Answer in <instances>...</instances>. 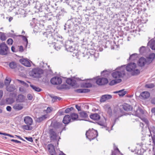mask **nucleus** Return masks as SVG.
<instances>
[{
    "mask_svg": "<svg viewBox=\"0 0 155 155\" xmlns=\"http://www.w3.org/2000/svg\"><path fill=\"white\" fill-rule=\"evenodd\" d=\"M86 137L90 141L95 139L98 136L97 130L93 129H89L86 133Z\"/></svg>",
    "mask_w": 155,
    "mask_h": 155,
    "instance_id": "1",
    "label": "nucleus"
},
{
    "mask_svg": "<svg viewBox=\"0 0 155 155\" xmlns=\"http://www.w3.org/2000/svg\"><path fill=\"white\" fill-rule=\"evenodd\" d=\"M136 67V64L134 63H131L128 64L126 67V69L128 71H132L133 75L138 74L140 73V71L137 69H135Z\"/></svg>",
    "mask_w": 155,
    "mask_h": 155,
    "instance_id": "2",
    "label": "nucleus"
},
{
    "mask_svg": "<svg viewBox=\"0 0 155 155\" xmlns=\"http://www.w3.org/2000/svg\"><path fill=\"white\" fill-rule=\"evenodd\" d=\"M42 73V70L38 68H35L29 72V75L33 78H39Z\"/></svg>",
    "mask_w": 155,
    "mask_h": 155,
    "instance_id": "3",
    "label": "nucleus"
},
{
    "mask_svg": "<svg viewBox=\"0 0 155 155\" xmlns=\"http://www.w3.org/2000/svg\"><path fill=\"white\" fill-rule=\"evenodd\" d=\"M124 75V72L123 71H115L112 74V77L114 78H122Z\"/></svg>",
    "mask_w": 155,
    "mask_h": 155,
    "instance_id": "4",
    "label": "nucleus"
},
{
    "mask_svg": "<svg viewBox=\"0 0 155 155\" xmlns=\"http://www.w3.org/2000/svg\"><path fill=\"white\" fill-rule=\"evenodd\" d=\"M108 82V80L105 78H98L96 79V83L100 85H104Z\"/></svg>",
    "mask_w": 155,
    "mask_h": 155,
    "instance_id": "5",
    "label": "nucleus"
},
{
    "mask_svg": "<svg viewBox=\"0 0 155 155\" xmlns=\"http://www.w3.org/2000/svg\"><path fill=\"white\" fill-rule=\"evenodd\" d=\"M51 83L54 85H58L61 83L62 81L61 78L58 77H55L52 78L51 80Z\"/></svg>",
    "mask_w": 155,
    "mask_h": 155,
    "instance_id": "6",
    "label": "nucleus"
},
{
    "mask_svg": "<svg viewBox=\"0 0 155 155\" xmlns=\"http://www.w3.org/2000/svg\"><path fill=\"white\" fill-rule=\"evenodd\" d=\"M0 54L4 55L6 54V52L8 50V47L5 43H3L0 45Z\"/></svg>",
    "mask_w": 155,
    "mask_h": 155,
    "instance_id": "7",
    "label": "nucleus"
},
{
    "mask_svg": "<svg viewBox=\"0 0 155 155\" xmlns=\"http://www.w3.org/2000/svg\"><path fill=\"white\" fill-rule=\"evenodd\" d=\"M48 151L51 155H56V153L54 146L52 144H48L47 146Z\"/></svg>",
    "mask_w": 155,
    "mask_h": 155,
    "instance_id": "8",
    "label": "nucleus"
},
{
    "mask_svg": "<svg viewBox=\"0 0 155 155\" xmlns=\"http://www.w3.org/2000/svg\"><path fill=\"white\" fill-rule=\"evenodd\" d=\"M20 62L24 66L30 67L31 66V64L30 62L27 59H21L19 60Z\"/></svg>",
    "mask_w": 155,
    "mask_h": 155,
    "instance_id": "9",
    "label": "nucleus"
},
{
    "mask_svg": "<svg viewBox=\"0 0 155 155\" xmlns=\"http://www.w3.org/2000/svg\"><path fill=\"white\" fill-rule=\"evenodd\" d=\"M49 134L51 140H54L56 139L57 134L53 129H51L50 130Z\"/></svg>",
    "mask_w": 155,
    "mask_h": 155,
    "instance_id": "10",
    "label": "nucleus"
},
{
    "mask_svg": "<svg viewBox=\"0 0 155 155\" xmlns=\"http://www.w3.org/2000/svg\"><path fill=\"white\" fill-rule=\"evenodd\" d=\"M112 96L109 94H106L103 95L101 98L100 102H104L112 98Z\"/></svg>",
    "mask_w": 155,
    "mask_h": 155,
    "instance_id": "11",
    "label": "nucleus"
},
{
    "mask_svg": "<svg viewBox=\"0 0 155 155\" xmlns=\"http://www.w3.org/2000/svg\"><path fill=\"white\" fill-rule=\"evenodd\" d=\"M24 121L25 123L28 125H31L33 123V120L30 117L27 116L24 117Z\"/></svg>",
    "mask_w": 155,
    "mask_h": 155,
    "instance_id": "12",
    "label": "nucleus"
},
{
    "mask_svg": "<svg viewBox=\"0 0 155 155\" xmlns=\"http://www.w3.org/2000/svg\"><path fill=\"white\" fill-rule=\"evenodd\" d=\"M23 107L22 104L17 103L14 105L13 108L16 110H19L23 109Z\"/></svg>",
    "mask_w": 155,
    "mask_h": 155,
    "instance_id": "13",
    "label": "nucleus"
},
{
    "mask_svg": "<svg viewBox=\"0 0 155 155\" xmlns=\"http://www.w3.org/2000/svg\"><path fill=\"white\" fill-rule=\"evenodd\" d=\"M147 61L145 58H141L139 60L138 64L139 66L142 67L143 66L147 63Z\"/></svg>",
    "mask_w": 155,
    "mask_h": 155,
    "instance_id": "14",
    "label": "nucleus"
},
{
    "mask_svg": "<svg viewBox=\"0 0 155 155\" xmlns=\"http://www.w3.org/2000/svg\"><path fill=\"white\" fill-rule=\"evenodd\" d=\"M71 117L68 115L65 116L63 119V122L65 124H68L71 121Z\"/></svg>",
    "mask_w": 155,
    "mask_h": 155,
    "instance_id": "15",
    "label": "nucleus"
},
{
    "mask_svg": "<svg viewBox=\"0 0 155 155\" xmlns=\"http://www.w3.org/2000/svg\"><path fill=\"white\" fill-rule=\"evenodd\" d=\"M104 108L105 110L107 112V113L110 115L112 114V110L109 105L106 104L104 106Z\"/></svg>",
    "mask_w": 155,
    "mask_h": 155,
    "instance_id": "16",
    "label": "nucleus"
},
{
    "mask_svg": "<svg viewBox=\"0 0 155 155\" xmlns=\"http://www.w3.org/2000/svg\"><path fill=\"white\" fill-rule=\"evenodd\" d=\"M144 113V111L142 109L140 108H138L134 115L135 116L140 117V114H143Z\"/></svg>",
    "mask_w": 155,
    "mask_h": 155,
    "instance_id": "17",
    "label": "nucleus"
},
{
    "mask_svg": "<svg viewBox=\"0 0 155 155\" xmlns=\"http://www.w3.org/2000/svg\"><path fill=\"white\" fill-rule=\"evenodd\" d=\"M148 45L152 50H155V40H151L149 41Z\"/></svg>",
    "mask_w": 155,
    "mask_h": 155,
    "instance_id": "18",
    "label": "nucleus"
},
{
    "mask_svg": "<svg viewBox=\"0 0 155 155\" xmlns=\"http://www.w3.org/2000/svg\"><path fill=\"white\" fill-rule=\"evenodd\" d=\"M90 117L93 120H98L100 118L99 115L97 114H94L90 115Z\"/></svg>",
    "mask_w": 155,
    "mask_h": 155,
    "instance_id": "19",
    "label": "nucleus"
},
{
    "mask_svg": "<svg viewBox=\"0 0 155 155\" xmlns=\"http://www.w3.org/2000/svg\"><path fill=\"white\" fill-rule=\"evenodd\" d=\"M123 108L124 110L127 111H130L132 110V106L127 104H124L123 106Z\"/></svg>",
    "mask_w": 155,
    "mask_h": 155,
    "instance_id": "20",
    "label": "nucleus"
},
{
    "mask_svg": "<svg viewBox=\"0 0 155 155\" xmlns=\"http://www.w3.org/2000/svg\"><path fill=\"white\" fill-rule=\"evenodd\" d=\"M66 82L67 84L73 86L75 84V81L74 80H72L69 78L66 80Z\"/></svg>",
    "mask_w": 155,
    "mask_h": 155,
    "instance_id": "21",
    "label": "nucleus"
},
{
    "mask_svg": "<svg viewBox=\"0 0 155 155\" xmlns=\"http://www.w3.org/2000/svg\"><path fill=\"white\" fill-rule=\"evenodd\" d=\"M122 81L121 79H118L111 81L109 83L110 85H113L116 84Z\"/></svg>",
    "mask_w": 155,
    "mask_h": 155,
    "instance_id": "22",
    "label": "nucleus"
},
{
    "mask_svg": "<svg viewBox=\"0 0 155 155\" xmlns=\"http://www.w3.org/2000/svg\"><path fill=\"white\" fill-rule=\"evenodd\" d=\"M66 48L67 50L68 51H70V52H73V51L75 50L74 46H69L66 45Z\"/></svg>",
    "mask_w": 155,
    "mask_h": 155,
    "instance_id": "23",
    "label": "nucleus"
},
{
    "mask_svg": "<svg viewBox=\"0 0 155 155\" xmlns=\"http://www.w3.org/2000/svg\"><path fill=\"white\" fill-rule=\"evenodd\" d=\"M47 118V115H44L37 118L36 121L39 123L41 122L42 121L46 119Z\"/></svg>",
    "mask_w": 155,
    "mask_h": 155,
    "instance_id": "24",
    "label": "nucleus"
},
{
    "mask_svg": "<svg viewBox=\"0 0 155 155\" xmlns=\"http://www.w3.org/2000/svg\"><path fill=\"white\" fill-rule=\"evenodd\" d=\"M138 54H137L134 53L130 55L129 60L131 61H134L136 60L138 57Z\"/></svg>",
    "mask_w": 155,
    "mask_h": 155,
    "instance_id": "25",
    "label": "nucleus"
},
{
    "mask_svg": "<svg viewBox=\"0 0 155 155\" xmlns=\"http://www.w3.org/2000/svg\"><path fill=\"white\" fill-rule=\"evenodd\" d=\"M25 97L23 95L19 94L18 97L17 101L19 102H22L25 100Z\"/></svg>",
    "mask_w": 155,
    "mask_h": 155,
    "instance_id": "26",
    "label": "nucleus"
},
{
    "mask_svg": "<svg viewBox=\"0 0 155 155\" xmlns=\"http://www.w3.org/2000/svg\"><path fill=\"white\" fill-rule=\"evenodd\" d=\"M141 95L144 98H147L149 97L150 94L147 91L143 92L141 93Z\"/></svg>",
    "mask_w": 155,
    "mask_h": 155,
    "instance_id": "27",
    "label": "nucleus"
},
{
    "mask_svg": "<svg viewBox=\"0 0 155 155\" xmlns=\"http://www.w3.org/2000/svg\"><path fill=\"white\" fill-rule=\"evenodd\" d=\"M114 93H118V95L120 96H123L126 94V91H124V90H120L114 92Z\"/></svg>",
    "mask_w": 155,
    "mask_h": 155,
    "instance_id": "28",
    "label": "nucleus"
},
{
    "mask_svg": "<svg viewBox=\"0 0 155 155\" xmlns=\"http://www.w3.org/2000/svg\"><path fill=\"white\" fill-rule=\"evenodd\" d=\"M90 90L88 89H80L77 90L78 92L80 93H87Z\"/></svg>",
    "mask_w": 155,
    "mask_h": 155,
    "instance_id": "29",
    "label": "nucleus"
},
{
    "mask_svg": "<svg viewBox=\"0 0 155 155\" xmlns=\"http://www.w3.org/2000/svg\"><path fill=\"white\" fill-rule=\"evenodd\" d=\"M148 129L151 135H152V133L155 134V127L154 126H152L148 127Z\"/></svg>",
    "mask_w": 155,
    "mask_h": 155,
    "instance_id": "30",
    "label": "nucleus"
},
{
    "mask_svg": "<svg viewBox=\"0 0 155 155\" xmlns=\"http://www.w3.org/2000/svg\"><path fill=\"white\" fill-rule=\"evenodd\" d=\"M155 58V54L153 53H152L149 55L147 60H150V62H151Z\"/></svg>",
    "mask_w": 155,
    "mask_h": 155,
    "instance_id": "31",
    "label": "nucleus"
},
{
    "mask_svg": "<svg viewBox=\"0 0 155 155\" xmlns=\"http://www.w3.org/2000/svg\"><path fill=\"white\" fill-rule=\"evenodd\" d=\"M9 66L12 69L15 68L17 67V64L15 62H12L9 64Z\"/></svg>",
    "mask_w": 155,
    "mask_h": 155,
    "instance_id": "32",
    "label": "nucleus"
},
{
    "mask_svg": "<svg viewBox=\"0 0 155 155\" xmlns=\"http://www.w3.org/2000/svg\"><path fill=\"white\" fill-rule=\"evenodd\" d=\"M80 116L83 118H86L87 117V114L85 111H83L80 113Z\"/></svg>",
    "mask_w": 155,
    "mask_h": 155,
    "instance_id": "33",
    "label": "nucleus"
},
{
    "mask_svg": "<svg viewBox=\"0 0 155 155\" xmlns=\"http://www.w3.org/2000/svg\"><path fill=\"white\" fill-rule=\"evenodd\" d=\"M30 86L35 91L39 92L41 90V89L39 87H36L33 85H31Z\"/></svg>",
    "mask_w": 155,
    "mask_h": 155,
    "instance_id": "34",
    "label": "nucleus"
},
{
    "mask_svg": "<svg viewBox=\"0 0 155 155\" xmlns=\"http://www.w3.org/2000/svg\"><path fill=\"white\" fill-rule=\"evenodd\" d=\"M5 86H9L11 81V78H8L7 77L5 80Z\"/></svg>",
    "mask_w": 155,
    "mask_h": 155,
    "instance_id": "35",
    "label": "nucleus"
},
{
    "mask_svg": "<svg viewBox=\"0 0 155 155\" xmlns=\"http://www.w3.org/2000/svg\"><path fill=\"white\" fill-rule=\"evenodd\" d=\"M54 47L56 50H58L61 49V45H60L58 43H56L54 44Z\"/></svg>",
    "mask_w": 155,
    "mask_h": 155,
    "instance_id": "36",
    "label": "nucleus"
},
{
    "mask_svg": "<svg viewBox=\"0 0 155 155\" xmlns=\"http://www.w3.org/2000/svg\"><path fill=\"white\" fill-rule=\"evenodd\" d=\"M71 117L72 120H76L78 118V115L75 113H73L71 115Z\"/></svg>",
    "mask_w": 155,
    "mask_h": 155,
    "instance_id": "37",
    "label": "nucleus"
},
{
    "mask_svg": "<svg viewBox=\"0 0 155 155\" xmlns=\"http://www.w3.org/2000/svg\"><path fill=\"white\" fill-rule=\"evenodd\" d=\"M30 125H25L22 126V128L25 130H30L32 129L31 127H30L29 126Z\"/></svg>",
    "mask_w": 155,
    "mask_h": 155,
    "instance_id": "38",
    "label": "nucleus"
},
{
    "mask_svg": "<svg viewBox=\"0 0 155 155\" xmlns=\"http://www.w3.org/2000/svg\"><path fill=\"white\" fill-rule=\"evenodd\" d=\"M6 90L7 91L11 92L13 91L14 90V88L13 86H6Z\"/></svg>",
    "mask_w": 155,
    "mask_h": 155,
    "instance_id": "39",
    "label": "nucleus"
},
{
    "mask_svg": "<svg viewBox=\"0 0 155 155\" xmlns=\"http://www.w3.org/2000/svg\"><path fill=\"white\" fill-rule=\"evenodd\" d=\"M154 87V85L153 84L150 83L147 84L145 85V87L147 88H152Z\"/></svg>",
    "mask_w": 155,
    "mask_h": 155,
    "instance_id": "40",
    "label": "nucleus"
},
{
    "mask_svg": "<svg viewBox=\"0 0 155 155\" xmlns=\"http://www.w3.org/2000/svg\"><path fill=\"white\" fill-rule=\"evenodd\" d=\"M68 88L67 85L66 84H62L61 85L58 87V89H66Z\"/></svg>",
    "mask_w": 155,
    "mask_h": 155,
    "instance_id": "41",
    "label": "nucleus"
},
{
    "mask_svg": "<svg viewBox=\"0 0 155 155\" xmlns=\"http://www.w3.org/2000/svg\"><path fill=\"white\" fill-rule=\"evenodd\" d=\"M0 38L2 41H5L6 39V37L5 34L2 33L0 35Z\"/></svg>",
    "mask_w": 155,
    "mask_h": 155,
    "instance_id": "42",
    "label": "nucleus"
},
{
    "mask_svg": "<svg viewBox=\"0 0 155 155\" xmlns=\"http://www.w3.org/2000/svg\"><path fill=\"white\" fill-rule=\"evenodd\" d=\"M52 101L53 102H55L57 100L59 101L61 99L60 97H58L57 96L52 97Z\"/></svg>",
    "mask_w": 155,
    "mask_h": 155,
    "instance_id": "43",
    "label": "nucleus"
},
{
    "mask_svg": "<svg viewBox=\"0 0 155 155\" xmlns=\"http://www.w3.org/2000/svg\"><path fill=\"white\" fill-rule=\"evenodd\" d=\"M13 42V40L11 38L8 39L7 41V43L9 45H11L12 44Z\"/></svg>",
    "mask_w": 155,
    "mask_h": 155,
    "instance_id": "44",
    "label": "nucleus"
},
{
    "mask_svg": "<svg viewBox=\"0 0 155 155\" xmlns=\"http://www.w3.org/2000/svg\"><path fill=\"white\" fill-rule=\"evenodd\" d=\"M21 36L22 37L23 40H24V41H25V44H26L27 45V44L28 43V39H27V38L24 35H21Z\"/></svg>",
    "mask_w": 155,
    "mask_h": 155,
    "instance_id": "45",
    "label": "nucleus"
},
{
    "mask_svg": "<svg viewBox=\"0 0 155 155\" xmlns=\"http://www.w3.org/2000/svg\"><path fill=\"white\" fill-rule=\"evenodd\" d=\"M91 84L89 83H86L84 84L83 85L84 87H91Z\"/></svg>",
    "mask_w": 155,
    "mask_h": 155,
    "instance_id": "46",
    "label": "nucleus"
},
{
    "mask_svg": "<svg viewBox=\"0 0 155 155\" xmlns=\"http://www.w3.org/2000/svg\"><path fill=\"white\" fill-rule=\"evenodd\" d=\"M53 108L51 107H48L46 110V112L47 113H50L52 110Z\"/></svg>",
    "mask_w": 155,
    "mask_h": 155,
    "instance_id": "47",
    "label": "nucleus"
},
{
    "mask_svg": "<svg viewBox=\"0 0 155 155\" xmlns=\"http://www.w3.org/2000/svg\"><path fill=\"white\" fill-rule=\"evenodd\" d=\"M141 120H143V122H144L147 125H148L149 124V121L146 118H143L141 119Z\"/></svg>",
    "mask_w": 155,
    "mask_h": 155,
    "instance_id": "48",
    "label": "nucleus"
},
{
    "mask_svg": "<svg viewBox=\"0 0 155 155\" xmlns=\"http://www.w3.org/2000/svg\"><path fill=\"white\" fill-rule=\"evenodd\" d=\"M145 50V47L144 46H142L140 48V53H143L144 51Z\"/></svg>",
    "mask_w": 155,
    "mask_h": 155,
    "instance_id": "49",
    "label": "nucleus"
},
{
    "mask_svg": "<svg viewBox=\"0 0 155 155\" xmlns=\"http://www.w3.org/2000/svg\"><path fill=\"white\" fill-rule=\"evenodd\" d=\"M19 90L21 92L23 93H24L25 92V90L24 89L23 87H21L19 88Z\"/></svg>",
    "mask_w": 155,
    "mask_h": 155,
    "instance_id": "50",
    "label": "nucleus"
},
{
    "mask_svg": "<svg viewBox=\"0 0 155 155\" xmlns=\"http://www.w3.org/2000/svg\"><path fill=\"white\" fill-rule=\"evenodd\" d=\"M19 81L20 82V83H21L22 84L25 85L26 87H28V84H27V83H25V82L23 81H21L20 80H19Z\"/></svg>",
    "mask_w": 155,
    "mask_h": 155,
    "instance_id": "51",
    "label": "nucleus"
},
{
    "mask_svg": "<svg viewBox=\"0 0 155 155\" xmlns=\"http://www.w3.org/2000/svg\"><path fill=\"white\" fill-rule=\"evenodd\" d=\"M27 98L29 100H31L32 99L33 97L31 94H29L28 95Z\"/></svg>",
    "mask_w": 155,
    "mask_h": 155,
    "instance_id": "52",
    "label": "nucleus"
},
{
    "mask_svg": "<svg viewBox=\"0 0 155 155\" xmlns=\"http://www.w3.org/2000/svg\"><path fill=\"white\" fill-rule=\"evenodd\" d=\"M25 139L28 140L30 141V142H32L33 141V140L32 138L31 137H25Z\"/></svg>",
    "mask_w": 155,
    "mask_h": 155,
    "instance_id": "53",
    "label": "nucleus"
},
{
    "mask_svg": "<svg viewBox=\"0 0 155 155\" xmlns=\"http://www.w3.org/2000/svg\"><path fill=\"white\" fill-rule=\"evenodd\" d=\"M11 141L12 142H15L16 143H21V142L19 141L14 139H12L11 140Z\"/></svg>",
    "mask_w": 155,
    "mask_h": 155,
    "instance_id": "54",
    "label": "nucleus"
},
{
    "mask_svg": "<svg viewBox=\"0 0 155 155\" xmlns=\"http://www.w3.org/2000/svg\"><path fill=\"white\" fill-rule=\"evenodd\" d=\"M3 94V92L2 90H0V100L2 97Z\"/></svg>",
    "mask_w": 155,
    "mask_h": 155,
    "instance_id": "55",
    "label": "nucleus"
},
{
    "mask_svg": "<svg viewBox=\"0 0 155 155\" xmlns=\"http://www.w3.org/2000/svg\"><path fill=\"white\" fill-rule=\"evenodd\" d=\"M11 107L10 106H7L6 107V110L8 111H10L11 110Z\"/></svg>",
    "mask_w": 155,
    "mask_h": 155,
    "instance_id": "56",
    "label": "nucleus"
},
{
    "mask_svg": "<svg viewBox=\"0 0 155 155\" xmlns=\"http://www.w3.org/2000/svg\"><path fill=\"white\" fill-rule=\"evenodd\" d=\"M75 107L79 111L81 110V107L78 105H76Z\"/></svg>",
    "mask_w": 155,
    "mask_h": 155,
    "instance_id": "57",
    "label": "nucleus"
},
{
    "mask_svg": "<svg viewBox=\"0 0 155 155\" xmlns=\"http://www.w3.org/2000/svg\"><path fill=\"white\" fill-rule=\"evenodd\" d=\"M19 51L21 52H22L23 51V48L22 46H21L19 47Z\"/></svg>",
    "mask_w": 155,
    "mask_h": 155,
    "instance_id": "58",
    "label": "nucleus"
},
{
    "mask_svg": "<svg viewBox=\"0 0 155 155\" xmlns=\"http://www.w3.org/2000/svg\"><path fill=\"white\" fill-rule=\"evenodd\" d=\"M70 111V109H69V108H67L65 110V113H68Z\"/></svg>",
    "mask_w": 155,
    "mask_h": 155,
    "instance_id": "59",
    "label": "nucleus"
},
{
    "mask_svg": "<svg viewBox=\"0 0 155 155\" xmlns=\"http://www.w3.org/2000/svg\"><path fill=\"white\" fill-rule=\"evenodd\" d=\"M151 137L152 140H153V143L155 145V136H153V137H152V136H151Z\"/></svg>",
    "mask_w": 155,
    "mask_h": 155,
    "instance_id": "60",
    "label": "nucleus"
},
{
    "mask_svg": "<svg viewBox=\"0 0 155 155\" xmlns=\"http://www.w3.org/2000/svg\"><path fill=\"white\" fill-rule=\"evenodd\" d=\"M151 102L153 104H155V97L152 99L151 101Z\"/></svg>",
    "mask_w": 155,
    "mask_h": 155,
    "instance_id": "61",
    "label": "nucleus"
},
{
    "mask_svg": "<svg viewBox=\"0 0 155 155\" xmlns=\"http://www.w3.org/2000/svg\"><path fill=\"white\" fill-rule=\"evenodd\" d=\"M5 134V136H9V137H14L13 135H11L9 134L5 133V134Z\"/></svg>",
    "mask_w": 155,
    "mask_h": 155,
    "instance_id": "62",
    "label": "nucleus"
},
{
    "mask_svg": "<svg viewBox=\"0 0 155 155\" xmlns=\"http://www.w3.org/2000/svg\"><path fill=\"white\" fill-rule=\"evenodd\" d=\"M151 111L152 113H154L155 115V107L152 108L151 110Z\"/></svg>",
    "mask_w": 155,
    "mask_h": 155,
    "instance_id": "63",
    "label": "nucleus"
},
{
    "mask_svg": "<svg viewBox=\"0 0 155 155\" xmlns=\"http://www.w3.org/2000/svg\"><path fill=\"white\" fill-rule=\"evenodd\" d=\"M15 48L13 47V46H12L11 48V50H12V51L13 52H15Z\"/></svg>",
    "mask_w": 155,
    "mask_h": 155,
    "instance_id": "64",
    "label": "nucleus"
}]
</instances>
